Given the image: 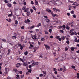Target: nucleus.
<instances>
[{
    "mask_svg": "<svg viewBox=\"0 0 79 79\" xmlns=\"http://www.w3.org/2000/svg\"><path fill=\"white\" fill-rule=\"evenodd\" d=\"M53 10L54 11H56V12H57V11H59V12H60V9H57L54 8H53Z\"/></svg>",
    "mask_w": 79,
    "mask_h": 79,
    "instance_id": "nucleus-1",
    "label": "nucleus"
},
{
    "mask_svg": "<svg viewBox=\"0 0 79 79\" xmlns=\"http://www.w3.org/2000/svg\"><path fill=\"white\" fill-rule=\"evenodd\" d=\"M35 64H36V65H38V64H39V62H35Z\"/></svg>",
    "mask_w": 79,
    "mask_h": 79,
    "instance_id": "nucleus-50",
    "label": "nucleus"
},
{
    "mask_svg": "<svg viewBox=\"0 0 79 79\" xmlns=\"http://www.w3.org/2000/svg\"><path fill=\"white\" fill-rule=\"evenodd\" d=\"M62 27L64 29H65V28H66V26H65V25H63Z\"/></svg>",
    "mask_w": 79,
    "mask_h": 79,
    "instance_id": "nucleus-25",
    "label": "nucleus"
},
{
    "mask_svg": "<svg viewBox=\"0 0 79 79\" xmlns=\"http://www.w3.org/2000/svg\"><path fill=\"white\" fill-rule=\"evenodd\" d=\"M38 43L39 45H40V44H41V43L39 42V41H38Z\"/></svg>",
    "mask_w": 79,
    "mask_h": 79,
    "instance_id": "nucleus-64",
    "label": "nucleus"
},
{
    "mask_svg": "<svg viewBox=\"0 0 79 79\" xmlns=\"http://www.w3.org/2000/svg\"><path fill=\"white\" fill-rule=\"evenodd\" d=\"M74 41L75 42H78V41L77 40V39L75 38V39Z\"/></svg>",
    "mask_w": 79,
    "mask_h": 79,
    "instance_id": "nucleus-20",
    "label": "nucleus"
},
{
    "mask_svg": "<svg viewBox=\"0 0 79 79\" xmlns=\"http://www.w3.org/2000/svg\"><path fill=\"white\" fill-rule=\"evenodd\" d=\"M30 11H31V13H33V12L34 11V10H33L32 9H31L30 10Z\"/></svg>",
    "mask_w": 79,
    "mask_h": 79,
    "instance_id": "nucleus-35",
    "label": "nucleus"
},
{
    "mask_svg": "<svg viewBox=\"0 0 79 79\" xmlns=\"http://www.w3.org/2000/svg\"><path fill=\"white\" fill-rule=\"evenodd\" d=\"M23 45H22L21 46H20V49L21 50H23Z\"/></svg>",
    "mask_w": 79,
    "mask_h": 79,
    "instance_id": "nucleus-43",
    "label": "nucleus"
},
{
    "mask_svg": "<svg viewBox=\"0 0 79 79\" xmlns=\"http://www.w3.org/2000/svg\"><path fill=\"white\" fill-rule=\"evenodd\" d=\"M74 24V23H73V22H72V23H68V25H71V24Z\"/></svg>",
    "mask_w": 79,
    "mask_h": 79,
    "instance_id": "nucleus-19",
    "label": "nucleus"
},
{
    "mask_svg": "<svg viewBox=\"0 0 79 79\" xmlns=\"http://www.w3.org/2000/svg\"><path fill=\"white\" fill-rule=\"evenodd\" d=\"M58 59H59V57H58V58H56L55 60V61L56 62H57L58 61Z\"/></svg>",
    "mask_w": 79,
    "mask_h": 79,
    "instance_id": "nucleus-30",
    "label": "nucleus"
},
{
    "mask_svg": "<svg viewBox=\"0 0 79 79\" xmlns=\"http://www.w3.org/2000/svg\"><path fill=\"white\" fill-rule=\"evenodd\" d=\"M74 33L72 32V33H71L70 35H74Z\"/></svg>",
    "mask_w": 79,
    "mask_h": 79,
    "instance_id": "nucleus-42",
    "label": "nucleus"
},
{
    "mask_svg": "<svg viewBox=\"0 0 79 79\" xmlns=\"http://www.w3.org/2000/svg\"><path fill=\"white\" fill-rule=\"evenodd\" d=\"M24 23H27V20H25L24 21Z\"/></svg>",
    "mask_w": 79,
    "mask_h": 79,
    "instance_id": "nucleus-60",
    "label": "nucleus"
},
{
    "mask_svg": "<svg viewBox=\"0 0 79 79\" xmlns=\"http://www.w3.org/2000/svg\"><path fill=\"white\" fill-rule=\"evenodd\" d=\"M70 13H71V14H74V10L71 11Z\"/></svg>",
    "mask_w": 79,
    "mask_h": 79,
    "instance_id": "nucleus-28",
    "label": "nucleus"
},
{
    "mask_svg": "<svg viewBox=\"0 0 79 79\" xmlns=\"http://www.w3.org/2000/svg\"><path fill=\"white\" fill-rule=\"evenodd\" d=\"M52 29H50L49 30V32H50V33H51V32H52Z\"/></svg>",
    "mask_w": 79,
    "mask_h": 79,
    "instance_id": "nucleus-38",
    "label": "nucleus"
},
{
    "mask_svg": "<svg viewBox=\"0 0 79 79\" xmlns=\"http://www.w3.org/2000/svg\"><path fill=\"white\" fill-rule=\"evenodd\" d=\"M28 53V52L27 51H26L24 52V54L25 55H27V54Z\"/></svg>",
    "mask_w": 79,
    "mask_h": 79,
    "instance_id": "nucleus-15",
    "label": "nucleus"
},
{
    "mask_svg": "<svg viewBox=\"0 0 79 79\" xmlns=\"http://www.w3.org/2000/svg\"><path fill=\"white\" fill-rule=\"evenodd\" d=\"M16 60H19V57H18V56H17L16 57Z\"/></svg>",
    "mask_w": 79,
    "mask_h": 79,
    "instance_id": "nucleus-46",
    "label": "nucleus"
},
{
    "mask_svg": "<svg viewBox=\"0 0 79 79\" xmlns=\"http://www.w3.org/2000/svg\"><path fill=\"white\" fill-rule=\"evenodd\" d=\"M62 27L61 26H59V29H61Z\"/></svg>",
    "mask_w": 79,
    "mask_h": 79,
    "instance_id": "nucleus-51",
    "label": "nucleus"
},
{
    "mask_svg": "<svg viewBox=\"0 0 79 79\" xmlns=\"http://www.w3.org/2000/svg\"><path fill=\"white\" fill-rule=\"evenodd\" d=\"M20 66H21V64L19 63H18L16 64V67L17 68H19Z\"/></svg>",
    "mask_w": 79,
    "mask_h": 79,
    "instance_id": "nucleus-7",
    "label": "nucleus"
},
{
    "mask_svg": "<svg viewBox=\"0 0 79 79\" xmlns=\"http://www.w3.org/2000/svg\"><path fill=\"white\" fill-rule=\"evenodd\" d=\"M32 39H33L35 40V39H37V36L34 35L33 36H32Z\"/></svg>",
    "mask_w": 79,
    "mask_h": 79,
    "instance_id": "nucleus-6",
    "label": "nucleus"
},
{
    "mask_svg": "<svg viewBox=\"0 0 79 79\" xmlns=\"http://www.w3.org/2000/svg\"><path fill=\"white\" fill-rule=\"evenodd\" d=\"M67 15H68V16H70V14L69 13H67Z\"/></svg>",
    "mask_w": 79,
    "mask_h": 79,
    "instance_id": "nucleus-56",
    "label": "nucleus"
},
{
    "mask_svg": "<svg viewBox=\"0 0 79 79\" xmlns=\"http://www.w3.org/2000/svg\"><path fill=\"white\" fill-rule=\"evenodd\" d=\"M53 36L52 35H51L50 36V38L51 39H53Z\"/></svg>",
    "mask_w": 79,
    "mask_h": 79,
    "instance_id": "nucleus-54",
    "label": "nucleus"
},
{
    "mask_svg": "<svg viewBox=\"0 0 79 79\" xmlns=\"http://www.w3.org/2000/svg\"><path fill=\"white\" fill-rule=\"evenodd\" d=\"M23 65L26 67H27L28 66V64L27 62H23Z\"/></svg>",
    "mask_w": 79,
    "mask_h": 79,
    "instance_id": "nucleus-4",
    "label": "nucleus"
},
{
    "mask_svg": "<svg viewBox=\"0 0 79 79\" xmlns=\"http://www.w3.org/2000/svg\"><path fill=\"white\" fill-rule=\"evenodd\" d=\"M60 71H63V68H60Z\"/></svg>",
    "mask_w": 79,
    "mask_h": 79,
    "instance_id": "nucleus-62",
    "label": "nucleus"
},
{
    "mask_svg": "<svg viewBox=\"0 0 79 79\" xmlns=\"http://www.w3.org/2000/svg\"><path fill=\"white\" fill-rule=\"evenodd\" d=\"M31 4L32 5H33V4H34V2H33V1H31Z\"/></svg>",
    "mask_w": 79,
    "mask_h": 79,
    "instance_id": "nucleus-55",
    "label": "nucleus"
},
{
    "mask_svg": "<svg viewBox=\"0 0 79 79\" xmlns=\"http://www.w3.org/2000/svg\"><path fill=\"white\" fill-rule=\"evenodd\" d=\"M41 23H39L38 24V25L37 26V27H39V26H41Z\"/></svg>",
    "mask_w": 79,
    "mask_h": 79,
    "instance_id": "nucleus-17",
    "label": "nucleus"
},
{
    "mask_svg": "<svg viewBox=\"0 0 79 79\" xmlns=\"http://www.w3.org/2000/svg\"><path fill=\"white\" fill-rule=\"evenodd\" d=\"M14 71H15L16 73L17 74H18L19 73V71H18V70L17 69H14Z\"/></svg>",
    "mask_w": 79,
    "mask_h": 79,
    "instance_id": "nucleus-5",
    "label": "nucleus"
},
{
    "mask_svg": "<svg viewBox=\"0 0 79 79\" xmlns=\"http://www.w3.org/2000/svg\"><path fill=\"white\" fill-rule=\"evenodd\" d=\"M72 68H73V69H74L75 68H76V66H75L74 65H72Z\"/></svg>",
    "mask_w": 79,
    "mask_h": 79,
    "instance_id": "nucleus-33",
    "label": "nucleus"
},
{
    "mask_svg": "<svg viewBox=\"0 0 79 79\" xmlns=\"http://www.w3.org/2000/svg\"><path fill=\"white\" fill-rule=\"evenodd\" d=\"M12 39H16V36H13L12 37Z\"/></svg>",
    "mask_w": 79,
    "mask_h": 79,
    "instance_id": "nucleus-14",
    "label": "nucleus"
},
{
    "mask_svg": "<svg viewBox=\"0 0 79 79\" xmlns=\"http://www.w3.org/2000/svg\"><path fill=\"white\" fill-rule=\"evenodd\" d=\"M21 76V78H23V77H24V75H20Z\"/></svg>",
    "mask_w": 79,
    "mask_h": 79,
    "instance_id": "nucleus-49",
    "label": "nucleus"
},
{
    "mask_svg": "<svg viewBox=\"0 0 79 79\" xmlns=\"http://www.w3.org/2000/svg\"><path fill=\"white\" fill-rule=\"evenodd\" d=\"M66 29H68V30H69V27L68 26H67L66 27Z\"/></svg>",
    "mask_w": 79,
    "mask_h": 79,
    "instance_id": "nucleus-45",
    "label": "nucleus"
},
{
    "mask_svg": "<svg viewBox=\"0 0 79 79\" xmlns=\"http://www.w3.org/2000/svg\"><path fill=\"white\" fill-rule=\"evenodd\" d=\"M4 2H5V3H8V1H7V0H5L4 1Z\"/></svg>",
    "mask_w": 79,
    "mask_h": 79,
    "instance_id": "nucleus-61",
    "label": "nucleus"
},
{
    "mask_svg": "<svg viewBox=\"0 0 79 79\" xmlns=\"http://www.w3.org/2000/svg\"><path fill=\"white\" fill-rule=\"evenodd\" d=\"M2 40L3 42H6V40H5L4 39H2Z\"/></svg>",
    "mask_w": 79,
    "mask_h": 79,
    "instance_id": "nucleus-52",
    "label": "nucleus"
},
{
    "mask_svg": "<svg viewBox=\"0 0 79 79\" xmlns=\"http://www.w3.org/2000/svg\"><path fill=\"white\" fill-rule=\"evenodd\" d=\"M18 45L19 46V47H21V46H22V45H21V44H18Z\"/></svg>",
    "mask_w": 79,
    "mask_h": 79,
    "instance_id": "nucleus-57",
    "label": "nucleus"
},
{
    "mask_svg": "<svg viewBox=\"0 0 79 79\" xmlns=\"http://www.w3.org/2000/svg\"><path fill=\"white\" fill-rule=\"evenodd\" d=\"M12 16V15L11 14H9L8 15V17H11Z\"/></svg>",
    "mask_w": 79,
    "mask_h": 79,
    "instance_id": "nucleus-44",
    "label": "nucleus"
},
{
    "mask_svg": "<svg viewBox=\"0 0 79 79\" xmlns=\"http://www.w3.org/2000/svg\"><path fill=\"white\" fill-rule=\"evenodd\" d=\"M23 40H24V36H23L22 37L21 39V42H23Z\"/></svg>",
    "mask_w": 79,
    "mask_h": 79,
    "instance_id": "nucleus-16",
    "label": "nucleus"
},
{
    "mask_svg": "<svg viewBox=\"0 0 79 79\" xmlns=\"http://www.w3.org/2000/svg\"><path fill=\"white\" fill-rule=\"evenodd\" d=\"M46 10L48 12V13H51V12H52V10H51L48 9H47Z\"/></svg>",
    "mask_w": 79,
    "mask_h": 79,
    "instance_id": "nucleus-8",
    "label": "nucleus"
},
{
    "mask_svg": "<svg viewBox=\"0 0 79 79\" xmlns=\"http://www.w3.org/2000/svg\"><path fill=\"white\" fill-rule=\"evenodd\" d=\"M25 8H26V7L25 6H23V8H22V10H25Z\"/></svg>",
    "mask_w": 79,
    "mask_h": 79,
    "instance_id": "nucleus-53",
    "label": "nucleus"
},
{
    "mask_svg": "<svg viewBox=\"0 0 79 79\" xmlns=\"http://www.w3.org/2000/svg\"><path fill=\"white\" fill-rule=\"evenodd\" d=\"M52 16L55 17V16H58V15L56 14H53L52 15Z\"/></svg>",
    "mask_w": 79,
    "mask_h": 79,
    "instance_id": "nucleus-26",
    "label": "nucleus"
},
{
    "mask_svg": "<svg viewBox=\"0 0 79 79\" xmlns=\"http://www.w3.org/2000/svg\"><path fill=\"white\" fill-rule=\"evenodd\" d=\"M19 60L21 61H22V62H24V60H23V59H21V58H19Z\"/></svg>",
    "mask_w": 79,
    "mask_h": 79,
    "instance_id": "nucleus-24",
    "label": "nucleus"
},
{
    "mask_svg": "<svg viewBox=\"0 0 79 79\" xmlns=\"http://www.w3.org/2000/svg\"><path fill=\"white\" fill-rule=\"evenodd\" d=\"M45 34H48V33L47 31H44Z\"/></svg>",
    "mask_w": 79,
    "mask_h": 79,
    "instance_id": "nucleus-32",
    "label": "nucleus"
},
{
    "mask_svg": "<svg viewBox=\"0 0 79 79\" xmlns=\"http://www.w3.org/2000/svg\"><path fill=\"white\" fill-rule=\"evenodd\" d=\"M46 22H47V23H49V22H50V20H49V19H45Z\"/></svg>",
    "mask_w": 79,
    "mask_h": 79,
    "instance_id": "nucleus-12",
    "label": "nucleus"
},
{
    "mask_svg": "<svg viewBox=\"0 0 79 79\" xmlns=\"http://www.w3.org/2000/svg\"><path fill=\"white\" fill-rule=\"evenodd\" d=\"M30 47H29V48H30V49H31L32 48H33V47H34V46H33V45L31 44H30Z\"/></svg>",
    "mask_w": 79,
    "mask_h": 79,
    "instance_id": "nucleus-9",
    "label": "nucleus"
},
{
    "mask_svg": "<svg viewBox=\"0 0 79 79\" xmlns=\"http://www.w3.org/2000/svg\"><path fill=\"white\" fill-rule=\"evenodd\" d=\"M6 21H8V22H11V20L10 19H9L8 20V19H6Z\"/></svg>",
    "mask_w": 79,
    "mask_h": 79,
    "instance_id": "nucleus-18",
    "label": "nucleus"
},
{
    "mask_svg": "<svg viewBox=\"0 0 79 79\" xmlns=\"http://www.w3.org/2000/svg\"><path fill=\"white\" fill-rule=\"evenodd\" d=\"M29 8H25V10H24V12H27L28 11V10H29Z\"/></svg>",
    "mask_w": 79,
    "mask_h": 79,
    "instance_id": "nucleus-11",
    "label": "nucleus"
},
{
    "mask_svg": "<svg viewBox=\"0 0 79 79\" xmlns=\"http://www.w3.org/2000/svg\"><path fill=\"white\" fill-rule=\"evenodd\" d=\"M18 20H15V24H18Z\"/></svg>",
    "mask_w": 79,
    "mask_h": 79,
    "instance_id": "nucleus-29",
    "label": "nucleus"
},
{
    "mask_svg": "<svg viewBox=\"0 0 79 79\" xmlns=\"http://www.w3.org/2000/svg\"><path fill=\"white\" fill-rule=\"evenodd\" d=\"M19 74H23V72L22 71H19Z\"/></svg>",
    "mask_w": 79,
    "mask_h": 79,
    "instance_id": "nucleus-47",
    "label": "nucleus"
},
{
    "mask_svg": "<svg viewBox=\"0 0 79 79\" xmlns=\"http://www.w3.org/2000/svg\"><path fill=\"white\" fill-rule=\"evenodd\" d=\"M56 70H57V69H56L55 68H54L53 69V71H56Z\"/></svg>",
    "mask_w": 79,
    "mask_h": 79,
    "instance_id": "nucleus-37",
    "label": "nucleus"
},
{
    "mask_svg": "<svg viewBox=\"0 0 79 79\" xmlns=\"http://www.w3.org/2000/svg\"><path fill=\"white\" fill-rule=\"evenodd\" d=\"M35 5H38V2L36 1L35 3Z\"/></svg>",
    "mask_w": 79,
    "mask_h": 79,
    "instance_id": "nucleus-39",
    "label": "nucleus"
},
{
    "mask_svg": "<svg viewBox=\"0 0 79 79\" xmlns=\"http://www.w3.org/2000/svg\"><path fill=\"white\" fill-rule=\"evenodd\" d=\"M44 45L45 46L47 50H48V49H50V47L49 46H48L46 44H44Z\"/></svg>",
    "mask_w": 79,
    "mask_h": 79,
    "instance_id": "nucleus-3",
    "label": "nucleus"
},
{
    "mask_svg": "<svg viewBox=\"0 0 79 79\" xmlns=\"http://www.w3.org/2000/svg\"><path fill=\"white\" fill-rule=\"evenodd\" d=\"M32 8L33 10H35V11H36V8H35V6H33Z\"/></svg>",
    "mask_w": 79,
    "mask_h": 79,
    "instance_id": "nucleus-27",
    "label": "nucleus"
},
{
    "mask_svg": "<svg viewBox=\"0 0 79 79\" xmlns=\"http://www.w3.org/2000/svg\"><path fill=\"white\" fill-rule=\"evenodd\" d=\"M53 54L54 56H56V52H54Z\"/></svg>",
    "mask_w": 79,
    "mask_h": 79,
    "instance_id": "nucleus-63",
    "label": "nucleus"
},
{
    "mask_svg": "<svg viewBox=\"0 0 79 79\" xmlns=\"http://www.w3.org/2000/svg\"><path fill=\"white\" fill-rule=\"evenodd\" d=\"M16 79H20V78L19 77V75L17 74L16 75Z\"/></svg>",
    "mask_w": 79,
    "mask_h": 79,
    "instance_id": "nucleus-10",
    "label": "nucleus"
},
{
    "mask_svg": "<svg viewBox=\"0 0 79 79\" xmlns=\"http://www.w3.org/2000/svg\"><path fill=\"white\" fill-rule=\"evenodd\" d=\"M7 6H8V7H9V8H10V7H11V4L8 3L7 4Z\"/></svg>",
    "mask_w": 79,
    "mask_h": 79,
    "instance_id": "nucleus-13",
    "label": "nucleus"
},
{
    "mask_svg": "<svg viewBox=\"0 0 79 79\" xmlns=\"http://www.w3.org/2000/svg\"><path fill=\"white\" fill-rule=\"evenodd\" d=\"M65 51H67L68 50V48H65Z\"/></svg>",
    "mask_w": 79,
    "mask_h": 79,
    "instance_id": "nucleus-59",
    "label": "nucleus"
},
{
    "mask_svg": "<svg viewBox=\"0 0 79 79\" xmlns=\"http://www.w3.org/2000/svg\"><path fill=\"white\" fill-rule=\"evenodd\" d=\"M44 76L43 74H40V77H42V76Z\"/></svg>",
    "mask_w": 79,
    "mask_h": 79,
    "instance_id": "nucleus-36",
    "label": "nucleus"
},
{
    "mask_svg": "<svg viewBox=\"0 0 79 79\" xmlns=\"http://www.w3.org/2000/svg\"><path fill=\"white\" fill-rule=\"evenodd\" d=\"M61 39H62V40H63L64 39V36H62L61 37Z\"/></svg>",
    "mask_w": 79,
    "mask_h": 79,
    "instance_id": "nucleus-31",
    "label": "nucleus"
},
{
    "mask_svg": "<svg viewBox=\"0 0 79 79\" xmlns=\"http://www.w3.org/2000/svg\"><path fill=\"white\" fill-rule=\"evenodd\" d=\"M70 48L71 49V51H74V49H75L76 50L77 49V47H71Z\"/></svg>",
    "mask_w": 79,
    "mask_h": 79,
    "instance_id": "nucleus-2",
    "label": "nucleus"
},
{
    "mask_svg": "<svg viewBox=\"0 0 79 79\" xmlns=\"http://www.w3.org/2000/svg\"><path fill=\"white\" fill-rule=\"evenodd\" d=\"M44 40L45 39L44 38H43L41 39V40H42L43 41H44Z\"/></svg>",
    "mask_w": 79,
    "mask_h": 79,
    "instance_id": "nucleus-58",
    "label": "nucleus"
},
{
    "mask_svg": "<svg viewBox=\"0 0 79 79\" xmlns=\"http://www.w3.org/2000/svg\"><path fill=\"white\" fill-rule=\"evenodd\" d=\"M73 31H74V30L72 29L70 31V34L72 33L73 32Z\"/></svg>",
    "mask_w": 79,
    "mask_h": 79,
    "instance_id": "nucleus-22",
    "label": "nucleus"
},
{
    "mask_svg": "<svg viewBox=\"0 0 79 79\" xmlns=\"http://www.w3.org/2000/svg\"><path fill=\"white\" fill-rule=\"evenodd\" d=\"M66 43L67 44H69V40H67L66 41Z\"/></svg>",
    "mask_w": 79,
    "mask_h": 79,
    "instance_id": "nucleus-40",
    "label": "nucleus"
},
{
    "mask_svg": "<svg viewBox=\"0 0 79 79\" xmlns=\"http://www.w3.org/2000/svg\"><path fill=\"white\" fill-rule=\"evenodd\" d=\"M60 32L61 33H63V32H64V31H63V30H60Z\"/></svg>",
    "mask_w": 79,
    "mask_h": 79,
    "instance_id": "nucleus-34",
    "label": "nucleus"
},
{
    "mask_svg": "<svg viewBox=\"0 0 79 79\" xmlns=\"http://www.w3.org/2000/svg\"><path fill=\"white\" fill-rule=\"evenodd\" d=\"M27 16H29V15H30V12L28 11V12H27Z\"/></svg>",
    "mask_w": 79,
    "mask_h": 79,
    "instance_id": "nucleus-21",
    "label": "nucleus"
},
{
    "mask_svg": "<svg viewBox=\"0 0 79 79\" xmlns=\"http://www.w3.org/2000/svg\"><path fill=\"white\" fill-rule=\"evenodd\" d=\"M24 28V26H22V27H21V29H23Z\"/></svg>",
    "mask_w": 79,
    "mask_h": 79,
    "instance_id": "nucleus-48",
    "label": "nucleus"
},
{
    "mask_svg": "<svg viewBox=\"0 0 79 79\" xmlns=\"http://www.w3.org/2000/svg\"><path fill=\"white\" fill-rule=\"evenodd\" d=\"M73 18H76V15H73Z\"/></svg>",
    "mask_w": 79,
    "mask_h": 79,
    "instance_id": "nucleus-41",
    "label": "nucleus"
},
{
    "mask_svg": "<svg viewBox=\"0 0 79 79\" xmlns=\"http://www.w3.org/2000/svg\"><path fill=\"white\" fill-rule=\"evenodd\" d=\"M27 21L28 23H31V20H29V19H27Z\"/></svg>",
    "mask_w": 79,
    "mask_h": 79,
    "instance_id": "nucleus-23",
    "label": "nucleus"
}]
</instances>
